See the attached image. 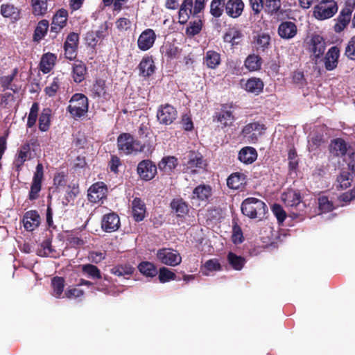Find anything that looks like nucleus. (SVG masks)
Wrapping results in <instances>:
<instances>
[{
  "label": "nucleus",
  "mask_w": 355,
  "mask_h": 355,
  "mask_svg": "<svg viewBox=\"0 0 355 355\" xmlns=\"http://www.w3.org/2000/svg\"><path fill=\"white\" fill-rule=\"evenodd\" d=\"M117 147L119 151L128 155L132 153H141L146 148H150V144L135 139L130 133H121L117 137Z\"/></svg>",
  "instance_id": "1"
},
{
  "label": "nucleus",
  "mask_w": 355,
  "mask_h": 355,
  "mask_svg": "<svg viewBox=\"0 0 355 355\" xmlns=\"http://www.w3.org/2000/svg\"><path fill=\"white\" fill-rule=\"evenodd\" d=\"M282 200L286 206L291 208V214L293 218L303 217L306 205L302 202V198L299 191L288 189L282 194Z\"/></svg>",
  "instance_id": "2"
},
{
  "label": "nucleus",
  "mask_w": 355,
  "mask_h": 355,
  "mask_svg": "<svg viewBox=\"0 0 355 355\" xmlns=\"http://www.w3.org/2000/svg\"><path fill=\"white\" fill-rule=\"evenodd\" d=\"M242 213L250 218H262L267 206L263 201L256 198H248L241 204Z\"/></svg>",
  "instance_id": "3"
},
{
  "label": "nucleus",
  "mask_w": 355,
  "mask_h": 355,
  "mask_svg": "<svg viewBox=\"0 0 355 355\" xmlns=\"http://www.w3.org/2000/svg\"><path fill=\"white\" fill-rule=\"evenodd\" d=\"M89 108V101L87 97L80 93L74 94L70 101L67 110L72 117L80 118L87 113Z\"/></svg>",
  "instance_id": "4"
},
{
  "label": "nucleus",
  "mask_w": 355,
  "mask_h": 355,
  "mask_svg": "<svg viewBox=\"0 0 355 355\" xmlns=\"http://www.w3.org/2000/svg\"><path fill=\"white\" fill-rule=\"evenodd\" d=\"M338 6L335 0H321L314 8L313 17L318 20L331 18L337 12Z\"/></svg>",
  "instance_id": "5"
},
{
  "label": "nucleus",
  "mask_w": 355,
  "mask_h": 355,
  "mask_svg": "<svg viewBox=\"0 0 355 355\" xmlns=\"http://www.w3.org/2000/svg\"><path fill=\"white\" fill-rule=\"evenodd\" d=\"M157 166L150 159L139 162L137 166V173L143 181H150L157 174Z\"/></svg>",
  "instance_id": "6"
},
{
  "label": "nucleus",
  "mask_w": 355,
  "mask_h": 355,
  "mask_svg": "<svg viewBox=\"0 0 355 355\" xmlns=\"http://www.w3.org/2000/svg\"><path fill=\"white\" fill-rule=\"evenodd\" d=\"M156 116L160 124L169 125L176 120L178 111L173 105L166 103L159 105Z\"/></svg>",
  "instance_id": "7"
},
{
  "label": "nucleus",
  "mask_w": 355,
  "mask_h": 355,
  "mask_svg": "<svg viewBox=\"0 0 355 355\" xmlns=\"http://www.w3.org/2000/svg\"><path fill=\"white\" fill-rule=\"evenodd\" d=\"M157 259L163 264L176 266L182 261V257L178 251L172 248H162L157 252Z\"/></svg>",
  "instance_id": "8"
},
{
  "label": "nucleus",
  "mask_w": 355,
  "mask_h": 355,
  "mask_svg": "<svg viewBox=\"0 0 355 355\" xmlns=\"http://www.w3.org/2000/svg\"><path fill=\"white\" fill-rule=\"evenodd\" d=\"M266 130V127L263 123L254 121L245 125L242 129L241 134L248 138L250 142L256 143L259 137L263 135Z\"/></svg>",
  "instance_id": "9"
},
{
  "label": "nucleus",
  "mask_w": 355,
  "mask_h": 355,
  "mask_svg": "<svg viewBox=\"0 0 355 355\" xmlns=\"http://www.w3.org/2000/svg\"><path fill=\"white\" fill-rule=\"evenodd\" d=\"M68 19V12L64 8L59 9L53 15L51 24V37L54 39L57 35L67 26Z\"/></svg>",
  "instance_id": "10"
},
{
  "label": "nucleus",
  "mask_w": 355,
  "mask_h": 355,
  "mask_svg": "<svg viewBox=\"0 0 355 355\" xmlns=\"http://www.w3.org/2000/svg\"><path fill=\"white\" fill-rule=\"evenodd\" d=\"M109 25L107 21H105L99 26L96 31H88L85 35V42L87 46L95 48L100 40H103L108 35Z\"/></svg>",
  "instance_id": "11"
},
{
  "label": "nucleus",
  "mask_w": 355,
  "mask_h": 355,
  "mask_svg": "<svg viewBox=\"0 0 355 355\" xmlns=\"http://www.w3.org/2000/svg\"><path fill=\"white\" fill-rule=\"evenodd\" d=\"M232 108V105L222 104L220 110L215 113L214 121L220 123L223 128L231 126L235 120Z\"/></svg>",
  "instance_id": "12"
},
{
  "label": "nucleus",
  "mask_w": 355,
  "mask_h": 355,
  "mask_svg": "<svg viewBox=\"0 0 355 355\" xmlns=\"http://www.w3.org/2000/svg\"><path fill=\"white\" fill-rule=\"evenodd\" d=\"M44 178V168L41 163H38L36 166L35 172L33 178V182L31 186L28 198L31 200H35L39 196V193L42 189V182Z\"/></svg>",
  "instance_id": "13"
},
{
  "label": "nucleus",
  "mask_w": 355,
  "mask_h": 355,
  "mask_svg": "<svg viewBox=\"0 0 355 355\" xmlns=\"http://www.w3.org/2000/svg\"><path fill=\"white\" fill-rule=\"evenodd\" d=\"M157 35L154 30L146 28L139 35L137 39V46L142 51L151 49L156 40Z\"/></svg>",
  "instance_id": "14"
},
{
  "label": "nucleus",
  "mask_w": 355,
  "mask_h": 355,
  "mask_svg": "<svg viewBox=\"0 0 355 355\" xmlns=\"http://www.w3.org/2000/svg\"><path fill=\"white\" fill-rule=\"evenodd\" d=\"M107 188L103 182L93 184L88 189V200L92 203H97L106 197Z\"/></svg>",
  "instance_id": "15"
},
{
  "label": "nucleus",
  "mask_w": 355,
  "mask_h": 355,
  "mask_svg": "<svg viewBox=\"0 0 355 355\" xmlns=\"http://www.w3.org/2000/svg\"><path fill=\"white\" fill-rule=\"evenodd\" d=\"M121 223L120 218L115 212L105 214L101 220V228L105 232H114L119 230Z\"/></svg>",
  "instance_id": "16"
},
{
  "label": "nucleus",
  "mask_w": 355,
  "mask_h": 355,
  "mask_svg": "<svg viewBox=\"0 0 355 355\" xmlns=\"http://www.w3.org/2000/svg\"><path fill=\"white\" fill-rule=\"evenodd\" d=\"M311 51L313 53L312 60L317 62L323 55L326 49V42L324 37L320 35H313L311 39Z\"/></svg>",
  "instance_id": "17"
},
{
  "label": "nucleus",
  "mask_w": 355,
  "mask_h": 355,
  "mask_svg": "<svg viewBox=\"0 0 355 355\" xmlns=\"http://www.w3.org/2000/svg\"><path fill=\"white\" fill-rule=\"evenodd\" d=\"M340 57V49L338 46H331L324 56V68L327 71H332L337 68Z\"/></svg>",
  "instance_id": "18"
},
{
  "label": "nucleus",
  "mask_w": 355,
  "mask_h": 355,
  "mask_svg": "<svg viewBox=\"0 0 355 355\" xmlns=\"http://www.w3.org/2000/svg\"><path fill=\"white\" fill-rule=\"evenodd\" d=\"M23 223L24 228L28 232H32L38 227L40 224V216L37 211H26L23 217Z\"/></svg>",
  "instance_id": "19"
},
{
  "label": "nucleus",
  "mask_w": 355,
  "mask_h": 355,
  "mask_svg": "<svg viewBox=\"0 0 355 355\" xmlns=\"http://www.w3.org/2000/svg\"><path fill=\"white\" fill-rule=\"evenodd\" d=\"M244 7L242 0H227L225 2V12L232 18H238L242 15Z\"/></svg>",
  "instance_id": "20"
},
{
  "label": "nucleus",
  "mask_w": 355,
  "mask_h": 355,
  "mask_svg": "<svg viewBox=\"0 0 355 355\" xmlns=\"http://www.w3.org/2000/svg\"><path fill=\"white\" fill-rule=\"evenodd\" d=\"M155 68L153 56H144L138 65L139 76L145 78L150 77L155 73Z\"/></svg>",
  "instance_id": "21"
},
{
  "label": "nucleus",
  "mask_w": 355,
  "mask_h": 355,
  "mask_svg": "<svg viewBox=\"0 0 355 355\" xmlns=\"http://www.w3.org/2000/svg\"><path fill=\"white\" fill-rule=\"evenodd\" d=\"M193 0H183L178 11V22L180 24H186L191 15H193Z\"/></svg>",
  "instance_id": "22"
},
{
  "label": "nucleus",
  "mask_w": 355,
  "mask_h": 355,
  "mask_svg": "<svg viewBox=\"0 0 355 355\" xmlns=\"http://www.w3.org/2000/svg\"><path fill=\"white\" fill-rule=\"evenodd\" d=\"M186 166L187 169H191V173H196V168H203L207 166V164L200 153L191 151L189 155V160Z\"/></svg>",
  "instance_id": "23"
},
{
  "label": "nucleus",
  "mask_w": 355,
  "mask_h": 355,
  "mask_svg": "<svg viewBox=\"0 0 355 355\" xmlns=\"http://www.w3.org/2000/svg\"><path fill=\"white\" fill-rule=\"evenodd\" d=\"M178 165V159L175 156H164L158 162L157 167L165 174H171Z\"/></svg>",
  "instance_id": "24"
},
{
  "label": "nucleus",
  "mask_w": 355,
  "mask_h": 355,
  "mask_svg": "<svg viewBox=\"0 0 355 355\" xmlns=\"http://www.w3.org/2000/svg\"><path fill=\"white\" fill-rule=\"evenodd\" d=\"M243 87L248 93L259 95L263 90L264 83L261 78L252 77L245 81L244 85H243Z\"/></svg>",
  "instance_id": "25"
},
{
  "label": "nucleus",
  "mask_w": 355,
  "mask_h": 355,
  "mask_svg": "<svg viewBox=\"0 0 355 355\" xmlns=\"http://www.w3.org/2000/svg\"><path fill=\"white\" fill-rule=\"evenodd\" d=\"M90 95L93 98H107L106 82L101 78H97L90 88Z\"/></svg>",
  "instance_id": "26"
},
{
  "label": "nucleus",
  "mask_w": 355,
  "mask_h": 355,
  "mask_svg": "<svg viewBox=\"0 0 355 355\" xmlns=\"http://www.w3.org/2000/svg\"><path fill=\"white\" fill-rule=\"evenodd\" d=\"M170 207L173 213L177 217H184L189 213V205L182 198H174L170 203Z\"/></svg>",
  "instance_id": "27"
},
{
  "label": "nucleus",
  "mask_w": 355,
  "mask_h": 355,
  "mask_svg": "<svg viewBox=\"0 0 355 355\" xmlns=\"http://www.w3.org/2000/svg\"><path fill=\"white\" fill-rule=\"evenodd\" d=\"M297 26L292 21H283L278 27V34L283 39H291L297 34Z\"/></svg>",
  "instance_id": "28"
},
{
  "label": "nucleus",
  "mask_w": 355,
  "mask_h": 355,
  "mask_svg": "<svg viewBox=\"0 0 355 355\" xmlns=\"http://www.w3.org/2000/svg\"><path fill=\"white\" fill-rule=\"evenodd\" d=\"M246 183V175L243 173H233L227 179V185L232 189H242Z\"/></svg>",
  "instance_id": "29"
},
{
  "label": "nucleus",
  "mask_w": 355,
  "mask_h": 355,
  "mask_svg": "<svg viewBox=\"0 0 355 355\" xmlns=\"http://www.w3.org/2000/svg\"><path fill=\"white\" fill-rule=\"evenodd\" d=\"M0 13L5 18L17 21L21 18V10L10 3H3L0 7Z\"/></svg>",
  "instance_id": "30"
},
{
  "label": "nucleus",
  "mask_w": 355,
  "mask_h": 355,
  "mask_svg": "<svg viewBox=\"0 0 355 355\" xmlns=\"http://www.w3.org/2000/svg\"><path fill=\"white\" fill-rule=\"evenodd\" d=\"M160 51L167 59L171 60L178 59L181 55L182 49H180L175 44L167 42L161 46Z\"/></svg>",
  "instance_id": "31"
},
{
  "label": "nucleus",
  "mask_w": 355,
  "mask_h": 355,
  "mask_svg": "<svg viewBox=\"0 0 355 355\" xmlns=\"http://www.w3.org/2000/svg\"><path fill=\"white\" fill-rule=\"evenodd\" d=\"M257 158V152L253 147L246 146L240 150L238 155L239 161L245 164L253 163Z\"/></svg>",
  "instance_id": "32"
},
{
  "label": "nucleus",
  "mask_w": 355,
  "mask_h": 355,
  "mask_svg": "<svg viewBox=\"0 0 355 355\" xmlns=\"http://www.w3.org/2000/svg\"><path fill=\"white\" fill-rule=\"evenodd\" d=\"M221 63L220 54L214 50H209L203 58V64L209 69H215Z\"/></svg>",
  "instance_id": "33"
},
{
  "label": "nucleus",
  "mask_w": 355,
  "mask_h": 355,
  "mask_svg": "<svg viewBox=\"0 0 355 355\" xmlns=\"http://www.w3.org/2000/svg\"><path fill=\"white\" fill-rule=\"evenodd\" d=\"M132 216L135 221L144 220L146 214V205L139 198H135L132 202Z\"/></svg>",
  "instance_id": "34"
},
{
  "label": "nucleus",
  "mask_w": 355,
  "mask_h": 355,
  "mask_svg": "<svg viewBox=\"0 0 355 355\" xmlns=\"http://www.w3.org/2000/svg\"><path fill=\"white\" fill-rule=\"evenodd\" d=\"M49 28V22L47 19L40 20L33 34V41L37 44L40 43L46 35Z\"/></svg>",
  "instance_id": "35"
},
{
  "label": "nucleus",
  "mask_w": 355,
  "mask_h": 355,
  "mask_svg": "<svg viewBox=\"0 0 355 355\" xmlns=\"http://www.w3.org/2000/svg\"><path fill=\"white\" fill-rule=\"evenodd\" d=\"M329 151L331 153L337 157H342L345 155L347 151V147L345 141L341 138L332 139L329 145Z\"/></svg>",
  "instance_id": "36"
},
{
  "label": "nucleus",
  "mask_w": 355,
  "mask_h": 355,
  "mask_svg": "<svg viewBox=\"0 0 355 355\" xmlns=\"http://www.w3.org/2000/svg\"><path fill=\"white\" fill-rule=\"evenodd\" d=\"M271 37L268 33H261L254 37V44L257 51L265 52L270 46Z\"/></svg>",
  "instance_id": "37"
},
{
  "label": "nucleus",
  "mask_w": 355,
  "mask_h": 355,
  "mask_svg": "<svg viewBox=\"0 0 355 355\" xmlns=\"http://www.w3.org/2000/svg\"><path fill=\"white\" fill-rule=\"evenodd\" d=\"M87 67L85 64L82 61H76L73 64L72 78L75 83H80L85 79L87 73Z\"/></svg>",
  "instance_id": "38"
},
{
  "label": "nucleus",
  "mask_w": 355,
  "mask_h": 355,
  "mask_svg": "<svg viewBox=\"0 0 355 355\" xmlns=\"http://www.w3.org/2000/svg\"><path fill=\"white\" fill-rule=\"evenodd\" d=\"M352 19V15L340 10L336 19V23L334 26V31L336 33H340L348 26Z\"/></svg>",
  "instance_id": "39"
},
{
  "label": "nucleus",
  "mask_w": 355,
  "mask_h": 355,
  "mask_svg": "<svg viewBox=\"0 0 355 355\" xmlns=\"http://www.w3.org/2000/svg\"><path fill=\"white\" fill-rule=\"evenodd\" d=\"M192 195L193 199L207 200L211 196V187L207 184L198 185L193 189Z\"/></svg>",
  "instance_id": "40"
},
{
  "label": "nucleus",
  "mask_w": 355,
  "mask_h": 355,
  "mask_svg": "<svg viewBox=\"0 0 355 355\" xmlns=\"http://www.w3.org/2000/svg\"><path fill=\"white\" fill-rule=\"evenodd\" d=\"M56 56L51 53H47L42 55L40 67L44 73H48L55 64Z\"/></svg>",
  "instance_id": "41"
},
{
  "label": "nucleus",
  "mask_w": 355,
  "mask_h": 355,
  "mask_svg": "<svg viewBox=\"0 0 355 355\" xmlns=\"http://www.w3.org/2000/svg\"><path fill=\"white\" fill-rule=\"evenodd\" d=\"M31 5L35 16L43 17L48 12V0H31Z\"/></svg>",
  "instance_id": "42"
},
{
  "label": "nucleus",
  "mask_w": 355,
  "mask_h": 355,
  "mask_svg": "<svg viewBox=\"0 0 355 355\" xmlns=\"http://www.w3.org/2000/svg\"><path fill=\"white\" fill-rule=\"evenodd\" d=\"M227 260L230 266L235 270H241L246 262L243 257L239 256L232 252H228Z\"/></svg>",
  "instance_id": "43"
},
{
  "label": "nucleus",
  "mask_w": 355,
  "mask_h": 355,
  "mask_svg": "<svg viewBox=\"0 0 355 355\" xmlns=\"http://www.w3.org/2000/svg\"><path fill=\"white\" fill-rule=\"evenodd\" d=\"M137 268L139 272L146 277H154L158 273L157 267L149 261H141Z\"/></svg>",
  "instance_id": "44"
},
{
  "label": "nucleus",
  "mask_w": 355,
  "mask_h": 355,
  "mask_svg": "<svg viewBox=\"0 0 355 355\" xmlns=\"http://www.w3.org/2000/svg\"><path fill=\"white\" fill-rule=\"evenodd\" d=\"M65 280L62 277L55 276L51 279V287L53 288V295L56 298H60L63 293Z\"/></svg>",
  "instance_id": "45"
},
{
  "label": "nucleus",
  "mask_w": 355,
  "mask_h": 355,
  "mask_svg": "<svg viewBox=\"0 0 355 355\" xmlns=\"http://www.w3.org/2000/svg\"><path fill=\"white\" fill-rule=\"evenodd\" d=\"M51 242V239L44 240L37 250V254L40 257H54L55 250L53 248Z\"/></svg>",
  "instance_id": "46"
},
{
  "label": "nucleus",
  "mask_w": 355,
  "mask_h": 355,
  "mask_svg": "<svg viewBox=\"0 0 355 355\" xmlns=\"http://www.w3.org/2000/svg\"><path fill=\"white\" fill-rule=\"evenodd\" d=\"M225 9V0H212L210 3V14L215 18L222 16Z\"/></svg>",
  "instance_id": "47"
},
{
  "label": "nucleus",
  "mask_w": 355,
  "mask_h": 355,
  "mask_svg": "<svg viewBox=\"0 0 355 355\" xmlns=\"http://www.w3.org/2000/svg\"><path fill=\"white\" fill-rule=\"evenodd\" d=\"M261 58L259 55L252 54L247 57L244 64L250 71H254L261 68Z\"/></svg>",
  "instance_id": "48"
},
{
  "label": "nucleus",
  "mask_w": 355,
  "mask_h": 355,
  "mask_svg": "<svg viewBox=\"0 0 355 355\" xmlns=\"http://www.w3.org/2000/svg\"><path fill=\"white\" fill-rule=\"evenodd\" d=\"M51 110L44 109L39 117V129L42 132H46L49 129L51 123Z\"/></svg>",
  "instance_id": "49"
},
{
  "label": "nucleus",
  "mask_w": 355,
  "mask_h": 355,
  "mask_svg": "<svg viewBox=\"0 0 355 355\" xmlns=\"http://www.w3.org/2000/svg\"><path fill=\"white\" fill-rule=\"evenodd\" d=\"M135 268L130 264L117 265L110 270L112 274L119 277L131 275L133 274Z\"/></svg>",
  "instance_id": "50"
},
{
  "label": "nucleus",
  "mask_w": 355,
  "mask_h": 355,
  "mask_svg": "<svg viewBox=\"0 0 355 355\" xmlns=\"http://www.w3.org/2000/svg\"><path fill=\"white\" fill-rule=\"evenodd\" d=\"M30 151V145L29 144H25L21 146V148L19 150H18L17 153V157L15 161V166L17 167V170L21 168V166L24 164V163L26 162L28 155L29 154Z\"/></svg>",
  "instance_id": "51"
},
{
  "label": "nucleus",
  "mask_w": 355,
  "mask_h": 355,
  "mask_svg": "<svg viewBox=\"0 0 355 355\" xmlns=\"http://www.w3.org/2000/svg\"><path fill=\"white\" fill-rule=\"evenodd\" d=\"M281 6V0H266L263 8L267 14L273 15L279 12Z\"/></svg>",
  "instance_id": "52"
},
{
  "label": "nucleus",
  "mask_w": 355,
  "mask_h": 355,
  "mask_svg": "<svg viewBox=\"0 0 355 355\" xmlns=\"http://www.w3.org/2000/svg\"><path fill=\"white\" fill-rule=\"evenodd\" d=\"M82 272L93 279H100L102 278L101 272L98 268L93 264L87 263L82 265Z\"/></svg>",
  "instance_id": "53"
},
{
  "label": "nucleus",
  "mask_w": 355,
  "mask_h": 355,
  "mask_svg": "<svg viewBox=\"0 0 355 355\" xmlns=\"http://www.w3.org/2000/svg\"><path fill=\"white\" fill-rule=\"evenodd\" d=\"M202 28V21L200 19L190 21L189 26L186 28V33L190 37H193L201 31Z\"/></svg>",
  "instance_id": "54"
},
{
  "label": "nucleus",
  "mask_w": 355,
  "mask_h": 355,
  "mask_svg": "<svg viewBox=\"0 0 355 355\" xmlns=\"http://www.w3.org/2000/svg\"><path fill=\"white\" fill-rule=\"evenodd\" d=\"M159 281L161 283H166L176 279V275L166 267H162L159 270Z\"/></svg>",
  "instance_id": "55"
},
{
  "label": "nucleus",
  "mask_w": 355,
  "mask_h": 355,
  "mask_svg": "<svg viewBox=\"0 0 355 355\" xmlns=\"http://www.w3.org/2000/svg\"><path fill=\"white\" fill-rule=\"evenodd\" d=\"M318 209L321 213H327L331 211L334 209L333 202L329 200L327 196H321L318 198Z\"/></svg>",
  "instance_id": "56"
},
{
  "label": "nucleus",
  "mask_w": 355,
  "mask_h": 355,
  "mask_svg": "<svg viewBox=\"0 0 355 355\" xmlns=\"http://www.w3.org/2000/svg\"><path fill=\"white\" fill-rule=\"evenodd\" d=\"M17 73L18 69L15 68L10 75L3 76L0 78V84L3 91L11 89L10 85L17 75Z\"/></svg>",
  "instance_id": "57"
},
{
  "label": "nucleus",
  "mask_w": 355,
  "mask_h": 355,
  "mask_svg": "<svg viewBox=\"0 0 355 355\" xmlns=\"http://www.w3.org/2000/svg\"><path fill=\"white\" fill-rule=\"evenodd\" d=\"M39 111V104L37 103H33L27 120V127L32 128L35 125Z\"/></svg>",
  "instance_id": "58"
},
{
  "label": "nucleus",
  "mask_w": 355,
  "mask_h": 355,
  "mask_svg": "<svg viewBox=\"0 0 355 355\" xmlns=\"http://www.w3.org/2000/svg\"><path fill=\"white\" fill-rule=\"evenodd\" d=\"M345 55L349 60H355V35L351 37L347 42L345 50Z\"/></svg>",
  "instance_id": "59"
},
{
  "label": "nucleus",
  "mask_w": 355,
  "mask_h": 355,
  "mask_svg": "<svg viewBox=\"0 0 355 355\" xmlns=\"http://www.w3.org/2000/svg\"><path fill=\"white\" fill-rule=\"evenodd\" d=\"M232 241L234 244H240L243 241V232L236 223L232 227Z\"/></svg>",
  "instance_id": "60"
},
{
  "label": "nucleus",
  "mask_w": 355,
  "mask_h": 355,
  "mask_svg": "<svg viewBox=\"0 0 355 355\" xmlns=\"http://www.w3.org/2000/svg\"><path fill=\"white\" fill-rule=\"evenodd\" d=\"M272 211L277 218L279 223H282L285 220L286 213L280 205L274 204L272 207Z\"/></svg>",
  "instance_id": "61"
},
{
  "label": "nucleus",
  "mask_w": 355,
  "mask_h": 355,
  "mask_svg": "<svg viewBox=\"0 0 355 355\" xmlns=\"http://www.w3.org/2000/svg\"><path fill=\"white\" fill-rule=\"evenodd\" d=\"M80 192L78 184H69L66 193V200L69 202L73 201Z\"/></svg>",
  "instance_id": "62"
},
{
  "label": "nucleus",
  "mask_w": 355,
  "mask_h": 355,
  "mask_svg": "<svg viewBox=\"0 0 355 355\" xmlns=\"http://www.w3.org/2000/svg\"><path fill=\"white\" fill-rule=\"evenodd\" d=\"M204 268L209 272L220 271L222 270V266L217 259L207 260L204 264Z\"/></svg>",
  "instance_id": "63"
},
{
  "label": "nucleus",
  "mask_w": 355,
  "mask_h": 355,
  "mask_svg": "<svg viewBox=\"0 0 355 355\" xmlns=\"http://www.w3.org/2000/svg\"><path fill=\"white\" fill-rule=\"evenodd\" d=\"M60 87V80L58 77L53 78V82L49 86H47L44 89L45 94L50 96H54Z\"/></svg>",
  "instance_id": "64"
}]
</instances>
